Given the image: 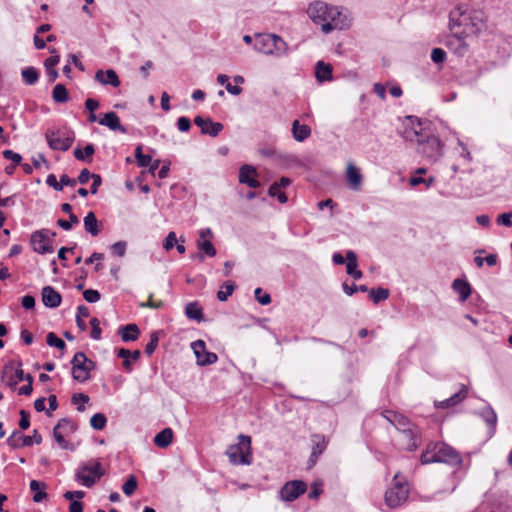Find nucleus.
<instances>
[{"mask_svg":"<svg viewBox=\"0 0 512 512\" xmlns=\"http://www.w3.org/2000/svg\"><path fill=\"white\" fill-rule=\"evenodd\" d=\"M411 127H406L403 137L410 142L417 143V151L429 160L436 161L443 154V143L435 135L428 132L429 120H423L414 115L406 117Z\"/></svg>","mask_w":512,"mask_h":512,"instance_id":"f257e3e1","label":"nucleus"},{"mask_svg":"<svg viewBox=\"0 0 512 512\" xmlns=\"http://www.w3.org/2000/svg\"><path fill=\"white\" fill-rule=\"evenodd\" d=\"M306 13L314 24L321 26L325 34L350 27V20L339 7L321 0L311 2Z\"/></svg>","mask_w":512,"mask_h":512,"instance_id":"f03ea898","label":"nucleus"},{"mask_svg":"<svg viewBox=\"0 0 512 512\" xmlns=\"http://www.w3.org/2000/svg\"><path fill=\"white\" fill-rule=\"evenodd\" d=\"M463 459L460 453L444 442H430L420 455V463H445L453 467H460Z\"/></svg>","mask_w":512,"mask_h":512,"instance_id":"7ed1b4c3","label":"nucleus"},{"mask_svg":"<svg viewBox=\"0 0 512 512\" xmlns=\"http://www.w3.org/2000/svg\"><path fill=\"white\" fill-rule=\"evenodd\" d=\"M450 29L461 28L459 33L464 36H477L484 27L482 19L476 11H469L467 6L459 5L449 14Z\"/></svg>","mask_w":512,"mask_h":512,"instance_id":"20e7f679","label":"nucleus"},{"mask_svg":"<svg viewBox=\"0 0 512 512\" xmlns=\"http://www.w3.org/2000/svg\"><path fill=\"white\" fill-rule=\"evenodd\" d=\"M254 49L266 55L280 57L287 52L288 45L276 34L257 33L255 34Z\"/></svg>","mask_w":512,"mask_h":512,"instance_id":"39448f33","label":"nucleus"},{"mask_svg":"<svg viewBox=\"0 0 512 512\" xmlns=\"http://www.w3.org/2000/svg\"><path fill=\"white\" fill-rule=\"evenodd\" d=\"M409 494L410 488L408 481L397 472L393 477L392 486L385 492V504L390 509H396L408 500Z\"/></svg>","mask_w":512,"mask_h":512,"instance_id":"423d86ee","label":"nucleus"},{"mask_svg":"<svg viewBox=\"0 0 512 512\" xmlns=\"http://www.w3.org/2000/svg\"><path fill=\"white\" fill-rule=\"evenodd\" d=\"M225 454L232 465H250L253 461L251 437L240 434L238 443L229 445Z\"/></svg>","mask_w":512,"mask_h":512,"instance_id":"0eeeda50","label":"nucleus"},{"mask_svg":"<svg viewBox=\"0 0 512 512\" xmlns=\"http://www.w3.org/2000/svg\"><path fill=\"white\" fill-rule=\"evenodd\" d=\"M105 475V470L99 460H90L76 471L75 479L90 488Z\"/></svg>","mask_w":512,"mask_h":512,"instance_id":"6e6552de","label":"nucleus"},{"mask_svg":"<svg viewBox=\"0 0 512 512\" xmlns=\"http://www.w3.org/2000/svg\"><path fill=\"white\" fill-rule=\"evenodd\" d=\"M46 140L52 150L67 151L74 142V133L63 130H47Z\"/></svg>","mask_w":512,"mask_h":512,"instance_id":"1a4fd4ad","label":"nucleus"},{"mask_svg":"<svg viewBox=\"0 0 512 512\" xmlns=\"http://www.w3.org/2000/svg\"><path fill=\"white\" fill-rule=\"evenodd\" d=\"M400 433V445L402 449L412 452L418 449L422 442V436L420 429L411 423L406 428L399 431Z\"/></svg>","mask_w":512,"mask_h":512,"instance_id":"9d476101","label":"nucleus"},{"mask_svg":"<svg viewBox=\"0 0 512 512\" xmlns=\"http://www.w3.org/2000/svg\"><path fill=\"white\" fill-rule=\"evenodd\" d=\"M307 483L303 480L287 481L279 491V497L282 501L292 502L306 493Z\"/></svg>","mask_w":512,"mask_h":512,"instance_id":"9b49d317","label":"nucleus"},{"mask_svg":"<svg viewBox=\"0 0 512 512\" xmlns=\"http://www.w3.org/2000/svg\"><path fill=\"white\" fill-rule=\"evenodd\" d=\"M48 233V229H42L31 234L30 245L34 252L46 254L54 251L52 240L48 237Z\"/></svg>","mask_w":512,"mask_h":512,"instance_id":"f8f14e48","label":"nucleus"},{"mask_svg":"<svg viewBox=\"0 0 512 512\" xmlns=\"http://www.w3.org/2000/svg\"><path fill=\"white\" fill-rule=\"evenodd\" d=\"M65 425H69L70 433H74L78 429V425L75 422H73L71 419L61 418L58 421V423L56 424V426L53 428V437L62 449L73 451L74 445L72 443H70L69 441H67L64 438L63 434L60 432V428H64Z\"/></svg>","mask_w":512,"mask_h":512,"instance_id":"ddd939ff","label":"nucleus"},{"mask_svg":"<svg viewBox=\"0 0 512 512\" xmlns=\"http://www.w3.org/2000/svg\"><path fill=\"white\" fill-rule=\"evenodd\" d=\"M33 443H42V436L37 430L33 431L32 436L23 435L19 431H14L7 439V444L13 449L31 446Z\"/></svg>","mask_w":512,"mask_h":512,"instance_id":"4468645a","label":"nucleus"},{"mask_svg":"<svg viewBox=\"0 0 512 512\" xmlns=\"http://www.w3.org/2000/svg\"><path fill=\"white\" fill-rule=\"evenodd\" d=\"M312 451L307 463V469L314 467L318 461L319 456L326 450L328 440L322 434L311 435Z\"/></svg>","mask_w":512,"mask_h":512,"instance_id":"2eb2a0df","label":"nucleus"},{"mask_svg":"<svg viewBox=\"0 0 512 512\" xmlns=\"http://www.w3.org/2000/svg\"><path fill=\"white\" fill-rule=\"evenodd\" d=\"M194 124L200 128L203 135H209L211 137H217L224 129L222 123L214 122L210 117L203 118L199 115L194 118Z\"/></svg>","mask_w":512,"mask_h":512,"instance_id":"dca6fc26","label":"nucleus"},{"mask_svg":"<svg viewBox=\"0 0 512 512\" xmlns=\"http://www.w3.org/2000/svg\"><path fill=\"white\" fill-rule=\"evenodd\" d=\"M83 352L75 353L74 357L71 360L72 365V377L74 380L78 382H85L91 378V374L88 373V369L83 362Z\"/></svg>","mask_w":512,"mask_h":512,"instance_id":"f3484780","label":"nucleus"},{"mask_svg":"<svg viewBox=\"0 0 512 512\" xmlns=\"http://www.w3.org/2000/svg\"><path fill=\"white\" fill-rule=\"evenodd\" d=\"M257 171L255 167L245 164L239 170V182L246 184L250 188H258L261 186L260 181L256 178Z\"/></svg>","mask_w":512,"mask_h":512,"instance_id":"a211bd4d","label":"nucleus"},{"mask_svg":"<svg viewBox=\"0 0 512 512\" xmlns=\"http://www.w3.org/2000/svg\"><path fill=\"white\" fill-rule=\"evenodd\" d=\"M292 183L291 179L288 177H281L279 181H275L271 184L268 189V195L270 197H277L278 201L281 204H284L288 201V197L285 192H282L281 189L288 187Z\"/></svg>","mask_w":512,"mask_h":512,"instance_id":"6ab92c4d","label":"nucleus"},{"mask_svg":"<svg viewBox=\"0 0 512 512\" xmlns=\"http://www.w3.org/2000/svg\"><path fill=\"white\" fill-rule=\"evenodd\" d=\"M41 296L43 304L48 308H57L61 305V294L51 286L43 287Z\"/></svg>","mask_w":512,"mask_h":512,"instance_id":"aec40b11","label":"nucleus"},{"mask_svg":"<svg viewBox=\"0 0 512 512\" xmlns=\"http://www.w3.org/2000/svg\"><path fill=\"white\" fill-rule=\"evenodd\" d=\"M381 415L398 431L406 428V426H409L412 423L405 415L393 410H384L381 412Z\"/></svg>","mask_w":512,"mask_h":512,"instance_id":"412c9836","label":"nucleus"},{"mask_svg":"<svg viewBox=\"0 0 512 512\" xmlns=\"http://www.w3.org/2000/svg\"><path fill=\"white\" fill-rule=\"evenodd\" d=\"M466 37L457 31L448 37L446 46L462 56L468 51V44L465 42Z\"/></svg>","mask_w":512,"mask_h":512,"instance_id":"4be33fe9","label":"nucleus"},{"mask_svg":"<svg viewBox=\"0 0 512 512\" xmlns=\"http://www.w3.org/2000/svg\"><path fill=\"white\" fill-rule=\"evenodd\" d=\"M95 80L102 85H111L113 87H119L121 84L120 78L114 69L97 70Z\"/></svg>","mask_w":512,"mask_h":512,"instance_id":"5701e85b","label":"nucleus"},{"mask_svg":"<svg viewBox=\"0 0 512 512\" xmlns=\"http://www.w3.org/2000/svg\"><path fill=\"white\" fill-rule=\"evenodd\" d=\"M467 395H468V388H467V386L462 385L460 390L457 393L453 394L448 399H445L440 402H436L435 407L442 408V409L454 407V406L458 405L459 403H461L463 400H465L467 398Z\"/></svg>","mask_w":512,"mask_h":512,"instance_id":"b1692460","label":"nucleus"},{"mask_svg":"<svg viewBox=\"0 0 512 512\" xmlns=\"http://www.w3.org/2000/svg\"><path fill=\"white\" fill-rule=\"evenodd\" d=\"M346 179L350 188L353 190H359L363 182V176L360 170L352 163H349L347 166Z\"/></svg>","mask_w":512,"mask_h":512,"instance_id":"393cba45","label":"nucleus"},{"mask_svg":"<svg viewBox=\"0 0 512 512\" xmlns=\"http://www.w3.org/2000/svg\"><path fill=\"white\" fill-rule=\"evenodd\" d=\"M99 123L103 126H107L109 129L113 131H120L122 133H126L127 129L121 125L120 119L115 112H108L103 115V117L99 120Z\"/></svg>","mask_w":512,"mask_h":512,"instance_id":"a878e982","label":"nucleus"},{"mask_svg":"<svg viewBox=\"0 0 512 512\" xmlns=\"http://www.w3.org/2000/svg\"><path fill=\"white\" fill-rule=\"evenodd\" d=\"M291 132L297 142H304L311 136L312 130L310 126L301 124L300 121L296 119L292 122Z\"/></svg>","mask_w":512,"mask_h":512,"instance_id":"bb28decb","label":"nucleus"},{"mask_svg":"<svg viewBox=\"0 0 512 512\" xmlns=\"http://www.w3.org/2000/svg\"><path fill=\"white\" fill-rule=\"evenodd\" d=\"M452 289L459 295V300L461 302H465L472 293L471 285L465 279H455L452 282Z\"/></svg>","mask_w":512,"mask_h":512,"instance_id":"cd10ccee","label":"nucleus"},{"mask_svg":"<svg viewBox=\"0 0 512 512\" xmlns=\"http://www.w3.org/2000/svg\"><path fill=\"white\" fill-rule=\"evenodd\" d=\"M197 248L200 251V253L192 255V258H198L200 261L204 260V255H207L209 257H214L217 254L215 246L208 239L197 240Z\"/></svg>","mask_w":512,"mask_h":512,"instance_id":"c85d7f7f","label":"nucleus"},{"mask_svg":"<svg viewBox=\"0 0 512 512\" xmlns=\"http://www.w3.org/2000/svg\"><path fill=\"white\" fill-rule=\"evenodd\" d=\"M333 67L329 63L318 61L315 66V77L318 82L323 83L333 78Z\"/></svg>","mask_w":512,"mask_h":512,"instance_id":"c756f323","label":"nucleus"},{"mask_svg":"<svg viewBox=\"0 0 512 512\" xmlns=\"http://www.w3.org/2000/svg\"><path fill=\"white\" fill-rule=\"evenodd\" d=\"M346 259H347V265H346V272L348 275L353 277L355 280H358L362 278L363 273L361 270L357 269L358 261H357V255L354 251L348 250L346 253Z\"/></svg>","mask_w":512,"mask_h":512,"instance_id":"7c9ffc66","label":"nucleus"},{"mask_svg":"<svg viewBox=\"0 0 512 512\" xmlns=\"http://www.w3.org/2000/svg\"><path fill=\"white\" fill-rule=\"evenodd\" d=\"M140 329L135 323H130L124 326H121L118 329V334L121 336V339L124 342L136 341L140 336Z\"/></svg>","mask_w":512,"mask_h":512,"instance_id":"2f4dec72","label":"nucleus"},{"mask_svg":"<svg viewBox=\"0 0 512 512\" xmlns=\"http://www.w3.org/2000/svg\"><path fill=\"white\" fill-rule=\"evenodd\" d=\"M84 229L93 237L97 236L101 232L102 225L99 224L94 212L90 211L84 217Z\"/></svg>","mask_w":512,"mask_h":512,"instance_id":"473e14b6","label":"nucleus"},{"mask_svg":"<svg viewBox=\"0 0 512 512\" xmlns=\"http://www.w3.org/2000/svg\"><path fill=\"white\" fill-rule=\"evenodd\" d=\"M95 153V146L93 144H87L83 149L76 147L73 151L74 157L86 163L92 162V156Z\"/></svg>","mask_w":512,"mask_h":512,"instance_id":"72a5a7b5","label":"nucleus"},{"mask_svg":"<svg viewBox=\"0 0 512 512\" xmlns=\"http://www.w3.org/2000/svg\"><path fill=\"white\" fill-rule=\"evenodd\" d=\"M173 435L171 428H164L154 437V443L159 448H166L172 443Z\"/></svg>","mask_w":512,"mask_h":512,"instance_id":"f704fd0d","label":"nucleus"},{"mask_svg":"<svg viewBox=\"0 0 512 512\" xmlns=\"http://www.w3.org/2000/svg\"><path fill=\"white\" fill-rule=\"evenodd\" d=\"M44 489H46V483L37 480H32L30 482V490L35 492L33 496L34 502L39 503L47 498L48 494L44 491Z\"/></svg>","mask_w":512,"mask_h":512,"instance_id":"c9c22d12","label":"nucleus"},{"mask_svg":"<svg viewBox=\"0 0 512 512\" xmlns=\"http://www.w3.org/2000/svg\"><path fill=\"white\" fill-rule=\"evenodd\" d=\"M185 314L189 319L198 322L204 320L203 309L198 302H190L185 307Z\"/></svg>","mask_w":512,"mask_h":512,"instance_id":"e433bc0d","label":"nucleus"},{"mask_svg":"<svg viewBox=\"0 0 512 512\" xmlns=\"http://www.w3.org/2000/svg\"><path fill=\"white\" fill-rule=\"evenodd\" d=\"M390 291L387 288L378 287V288H371L369 290L368 297L369 299L374 303L378 304L381 301H385L389 298Z\"/></svg>","mask_w":512,"mask_h":512,"instance_id":"4c0bfd02","label":"nucleus"},{"mask_svg":"<svg viewBox=\"0 0 512 512\" xmlns=\"http://www.w3.org/2000/svg\"><path fill=\"white\" fill-rule=\"evenodd\" d=\"M21 75L25 84L34 85L38 81L40 74L35 67L30 66L23 69Z\"/></svg>","mask_w":512,"mask_h":512,"instance_id":"58836bf2","label":"nucleus"},{"mask_svg":"<svg viewBox=\"0 0 512 512\" xmlns=\"http://www.w3.org/2000/svg\"><path fill=\"white\" fill-rule=\"evenodd\" d=\"M52 98L56 103H66L69 100V94L63 84H57L53 88Z\"/></svg>","mask_w":512,"mask_h":512,"instance_id":"ea45409f","label":"nucleus"},{"mask_svg":"<svg viewBox=\"0 0 512 512\" xmlns=\"http://www.w3.org/2000/svg\"><path fill=\"white\" fill-rule=\"evenodd\" d=\"M236 289V284L233 281H226L217 292V299L224 302L231 296Z\"/></svg>","mask_w":512,"mask_h":512,"instance_id":"a19ab883","label":"nucleus"},{"mask_svg":"<svg viewBox=\"0 0 512 512\" xmlns=\"http://www.w3.org/2000/svg\"><path fill=\"white\" fill-rule=\"evenodd\" d=\"M196 359L199 366H207L216 363L218 361V356L214 352L205 350L201 355L197 354Z\"/></svg>","mask_w":512,"mask_h":512,"instance_id":"79ce46f5","label":"nucleus"},{"mask_svg":"<svg viewBox=\"0 0 512 512\" xmlns=\"http://www.w3.org/2000/svg\"><path fill=\"white\" fill-rule=\"evenodd\" d=\"M160 333H163V331L162 330H160V331H153L150 334L149 342L145 346V353L148 356H151L155 352L156 348L158 347V344H159V334Z\"/></svg>","mask_w":512,"mask_h":512,"instance_id":"37998d69","label":"nucleus"},{"mask_svg":"<svg viewBox=\"0 0 512 512\" xmlns=\"http://www.w3.org/2000/svg\"><path fill=\"white\" fill-rule=\"evenodd\" d=\"M135 158H136L137 165L139 167H147L150 165V163L152 161V157L150 155L143 154L141 145H138L135 148Z\"/></svg>","mask_w":512,"mask_h":512,"instance_id":"c03bdc74","label":"nucleus"},{"mask_svg":"<svg viewBox=\"0 0 512 512\" xmlns=\"http://www.w3.org/2000/svg\"><path fill=\"white\" fill-rule=\"evenodd\" d=\"M107 424V418L103 413H96L90 419V425L95 430H103Z\"/></svg>","mask_w":512,"mask_h":512,"instance_id":"a18cd8bd","label":"nucleus"},{"mask_svg":"<svg viewBox=\"0 0 512 512\" xmlns=\"http://www.w3.org/2000/svg\"><path fill=\"white\" fill-rule=\"evenodd\" d=\"M138 482L135 475H130L122 486L125 495L131 496L137 489Z\"/></svg>","mask_w":512,"mask_h":512,"instance_id":"49530a36","label":"nucleus"},{"mask_svg":"<svg viewBox=\"0 0 512 512\" xmlns=\"http://www.w3.org/2000/svg\"><path fill=\"white\" fill-rule=\"evenodd\" d=\"M46 342L51 347H56L59 350H64L66 348L65 342L60 339L54 332H49L46 336Z\"/></svg>","mask_w":512,"mask_h":512,"instance_id":"de8ad7c7","label":"nucleus"},{"mask_svg":"<svg viewBox=\"0 0 512 512\" xmlns=\"http://www.w3.org/2000/svg\"><path fill=\"white\" fill-rule=\"evenodd\" d=\"M90 400L89 396L84 394V393H75L73 394L72 398H71V402L72 404H78V403H81L80 405H78L77 407V410L79 412H83L85 411V406H84V403H88Z\"/></svg>","mask_w":512,"mask_h":512,"instance_id":"09e8293b","label":"nucleus"},{"mask_svg":"<svg viewBox=\"0 0 512 512\" xmlns=\"http://www.w3.org/2000/svg\"><path fill=\"white\" fill-rule=\"evenodd\" d=\"M323 482L321 480H316L311 484L310 492L308 493V498L317 500L320 495L323 493Z\"/></svg>","mask_w":512,"mask_h":512,"instance_id":"8fccbe9b","label":"nucleus"},{"mask_svg":"<svg viewBox=\"0 0 512 512\" xmlns=\"http://www.w3.org/2000/svg\"><path fill=\"white\" fill-rule=\"evenodd\" d=\"M483 417L488 426L494 431L497 423V415L492 408H488L483 412Z\"/></svg>","mask_w":512,"mask_h":512,"instance_id":"3c124183","label":"nucleus"},{"mask_svg":"<svg viewBox=\"0 0 512 512\" xmlns=\"http://www.w3.org/2000/svg\"><path fill=\"white\" fill-rule=\"evenodd\" d=\"M90 325H91V333H90L91 338H93L94 340H100L102 330L100 328L99 319L96 317L91 318Z\"/></svg>","mask_w":512,"mask_h":512,"instance_id":"603ef678","label":"nucleus"},{"mask_svg":"<svg viewBox=\"0 0 512 512\" xmlns=\"http://www.w3.org/2000/svg\"><path fill=\"white\" fill-rule=\"evenodd\" d=\"M255 299L261 304V305H269L271 303V296L270 294L264 292L262 288L258 287L254 291Z\"/></svg>","mask_w":512,"mask_h":512,"instance_id":"864d4df0","label":"nucleus"},{"mask_svg":"<svg viewBox=\"0 0 512 512\" xmlns=\"http://www.w3.org/2000/svg\"><path fill=\"white\" fill-rule=\"evenodd\" d=\"M127 242L118 241L111 246V252L113 255L123 257L126 253Z\"/></svg>","mask_w":512,"mask_h":512,"instance_id":"5fc2aeb1","label":"nucleus"},{"mask_svg":"<svg viewBox=\"0 0 512 512\" xmlns=\"http://www.w3.org/2000/svg\"><path fill=\"white\" fill-rule=\"evenodd\" d=\"M2 155L5 159L11 160L13 164L20 165L22 162V156L19 153L14 152L13 150H4Z\"/></svg>","mask_w":512,"mask_h":512,"instance_id":"6e6d98bb","label":"nucleus"},{"mask_svg":"<svg viewBox=\"0 0 512 512\" xmlns=\"http://www.w3.org/2000/svg\"><path fill=\"white\" fill-rule=\"evenodd\" d=\"M83 297L87 302L95 303L100 300L101 294L97 290L87 289L83 291Z\"/></svg>","mask_w":512,"mask_h":512,"instance_id":"4d7b16f0","label":"nucleus"},{"mask_svg":"<svg viewBox=\"0 0 512 512\" xmlns=\"http://www.w3.org/2000/svg\"><path fill=\"white\" fill-rule=\"evenodd\" d=\"M431 59L434 63H443L446 59V52L441 48H434L431 52Z\"/></svg>","mask_w":512,"mask_h":512,"instance_id":"13d9d810","label":"nucleus"},{"mask_svg":"<svg viewBox=\"0 0 512 512\" xmlns=\"http://www.w3.org/2000/svg\"><path fill=\"white\" fill-rule=\"evenodd\" d=\"M26 381H27V384L23 385L22 387L19 388L18 393L20 395L28 396L33 391V386H32V384H33V377H32L31 374H27L26 375Z\"/></svg>","mask_w":512,"mask_h":512,"instance_id":"bf43d9fd","label":"nucleus"},{"mask_svg":"<svg viewBox=\"0 0 512 512\" xmlns=\"http://www.w3.org/2000/svg\"><path fill=\"white\" fill-rule=\"evenodd\" d=\"M19 414H20L19 427L22 430H27L30 427V413L24 409H21Z\"/></svg>","mask_w":512,"mask_h":512,"instance_id":"052dcab7","label":"nucleus"},{"mask_svg":"<svg viewBox=\"0 0 512 512\" xmlns=\"http://www.w3.org/2000/svg\"><path fill=\"white\" fill-rule=\"evenodd\" d=\"M178 243L177 241V237H176V234L175 232L171 231L167 237L165 238V241H164V244H163V247L165 250L169 251L171 250L172 248H174V246Z\"/></svg>","mask_w":512,"mask_h":512,"instance_id":"680f3d73","label":"nucleus"},{"mask_svg":"<svg viewBox=\"0 0 512 512\" xmlns=\"http://www.w3.org/2000/svg\"><path fill=\"white\" fill-rule=\"evenodd\" d=\"M511 220H512V212H508V213L500 214L497 217L496 222L498 225L510 227L512 225Z\"/></svg>","mask_w":512,"mask_h":512,"instance_id":"e2e57ef3","label":"nucleus"},{"mask_svg":"<svg viewBox=\"0 0 512 512\" xmlns=\"http://www.w3.org/2000/svg\"><path fill=\"white\" fill-rule=\"evenodd\" d=\"M177 128L181 132H188L191 128V121L189 118L182 116L177 120Z\"/></svg>","mask_w":512,"mask_h":512,"instance_id":"0e129e2a","label":"nucleus"},{"mask_svg":"<svg viewBox=\"0 0 512 512\" xmlns=\"http://www.w3.org/2000/svg\"><path fill=\"white\" fill-rule=\"evenodd\" d=\"M191 348L193 349L194 354L197 357V353H198V355H201L203 352H205L206 343L203 340L199 339V340L192 342Z\"/></svg>","mask_w":512,"mask_h":512,"instance_id":"69168bd1","label":"nucleus"},{"mask_svg":"<svg viewBox=\"0 0 512 512\" xmlns=\"http://www.w3.org/2000/svg\"><path fill=\"white\" fill-rule=\"evenodd\" d=\"M93 174L94 173H91L87 168L82 169L78 178L76 179V183L78 182L80 184H86L91 179Z\"/></svg>","mask_w":512,"mask_h":512,"instance_id":"338daca9","label":"nucleus"},{"mask_svg":"<svg viewBox=\"0 0 512 512\" xmlns=\"http://www.w3.org/2000/svg\"><path fill=\"white\" fill-rule=\"evenodd\" d=\"M22 307L31 310L35 307V298L32 295H25L21 299Z\"/></svg>","mask_w":512,"mask_h":512,"instance_id":"774afa93","label":"nucleus"}]
</instances>
